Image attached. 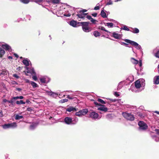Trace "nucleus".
Instances as JSON below:
<instances>
[{
	"mask_svg": "<svg viewBox=\"0 0 159 159\" xmlns=\"http://www.w3.org/2000/svg\"><path fill=\"white\" fill-rule=\"evenodd\" d=\"M139 126V129L140 130L144 131L146 130L148 128L147 125L143 121H140L138 123Z\"/></svg>",
	"mask_w": 159,
	"mask_h": 159,
	"instance_id": "obj_6",
	"label": "nucleus"
},
{
	"mask_svg": "<svg viewBox=\"0 0 159 159\" xmlns=\"http://www.w3.org/2000/svg\"><path fill=\"white\" fill-rule=\"evenodd\" d=\"M137 115L140 117L143 118L144 117V115L142 113L140 112H138L137 113Z\"/></svg>",
	"mask_w": 159,
	"mask_h": 159,
	"instance_id": "obj_37",
	"label": "nucleus"
},
{
	"mask_svg": "<svg viewBox=\"0 0 159 159\" xmlns=\"http://www.w3.org/2000/svg\"><path fill=\"white\" fill-rule=\"evenodd\" d=\"M109 100L111 101L112 102H114L116 101L117 100L115 99H110Z\"/></svg>",
	"mask_w": 159,
	"mask_h": 159,
	"instance_id": "obj_57",
	"label": "nucleus"
},
{
	"mask_svg": "<svg viewBox=\"0 0 159 159\" xmlns=\"http://www.w3.org/2000/svg\"><path fill=\"white\" fill-rule=\"evenodd\" d=\"M81 23L82 25V29L84 31L86 32H89L91 31L90 28L88 27L89 22H82Z\"/></svg>",
	"mask_w": 159,
	"mask_h": 159,
	"instance_id": "obj_4",
	"label": "nucleus"
},
{
	"mask_svg": "<svg viewBox=\"0 0 159 159\" xmlns=\"http://www.w3.org/2000/svg\"><path fill=\"white\" fill-rule=\"evenodd\" d=\"M2 127L3 129H7L10 128L9 124L8 123L7 124H5L2 125Z\"/></svg>",
	"mask_w": 159,
	"mask_h": 159,
	"instance_id": "obj_29",
	"label": "nucleus"
},
{
	"mask_svg": "<svg viewBox=\"0 0 159 159\" xmlns=\"http://www.w3.org/2000/svg\"><path fill=\"white\" fill-rule=\"evenodd\" d=\"M86 17L88 19L90 20H91V19H92V18L91 16L89 15L87 16Z\"/></svg>",
	"mask_w": 159,
	"mask_h": 159,
	"instance_id": "obj_55",
	"label": "nucleus"
},
{
	"mask_svg": "<svg viewBox=\"0 0 159 159\" xmlns=\"http://www.w3.org/2000/svg\"><path fill=\"white\" fill-rule=\"evenodd\" d=\"M50 78L47 76H44L40 79V82L43 83H47L49 82Z\"/></svg>",
	"mask_w": 159,
	"mask_h": 159,
	"instance_id": "obj_8",
	"label": "nucleus"
},
{
	"mask_svg": "<svg viewBox=\"0 0 159 159\" xmlns=\"http://www.w3.org/2000/svg\"><path fill=\"white\" fill-rule=\"evenodd\" d=\"M105 25L109 28H112L116 26V25L114 23L111 22H107L106 24Z\"/></svg>",
	"mask_w": 159,
	"mask_h": 159,
	"instance_id": "obj_13",
	"label": "nucleus"
},
{
	"mask_svg": "<svg viewBox=\"0 0 159 159\" xmlns=\"http://www.w3.org/2000/svg\"><path fill=\"white\" fill-rule=\"evenodd\" d=\"M99 9H100V7H99V6H96L94 8V9L95 10H98Z\"/></svg>",
	"mask_w": 159,
	"mask_h": 159,
	"instance_id": "obj_52",
	"label": "nucleus"
},
{
	"mask_svg": "<svg viewBox=\"0 0 159 159\" xmlns=\"http://www.w3.org/2000/svg\"><path fill=\"white\" fill-rule=\"evenodd\" d=\"M75 115L76 116H78L79 117H81L83 116L81 114V111H80L78 112H77L75 113Z\"/></svg>",
	"mask_w": 159,
	"mask_h": 159,
	"instance_id": "obj_36",
	"label": "nucleus"
},
{
	"mask_svg": "<svg viewBox=\"0 0 159 159\" xmlns=\"http://www.w3.org/2000/svg\"><path fill=\"white\" fill-rule=\"evenodd\" d=\"M93 35L95 37H98L100 36L101 35V34L99 32H98V31H95L93 33Z\"/></svg>",
	"mask_w": 159,
	"mask_h": 159,
	"instance_id": "obj_25",
	"label": "nucleus"
},
{
	"mask_svg": "<svg viewBox=\"0 0 159 159\" xmlns=\"http://www.w3.org/2000/svg\"><path fill=\"white\" fill-rule=\"evenodd\" d=\"M46 92L48 95L50 96L52 95L53 93V92L51 91V90H47L46 91Z\"/></svg>",
	"mask_w": 159,
	"mask_h": 159,
	"instance_id": "obj_44",
	"label": "nucleus"
},
{
	"mask_svg": "<svg viewBox=\"0 0 159 159\" xmlns=\"http://www.w3.org/2000/svg\"><path fill=\"white\" fill-rule=\"evenodd\" d=\"M90 21L94 24H95L96 23V22L97 21L96 20L93 19L92 18L90 20Z\"/></svg>",
	"mask_w": 159,
	"mask_h": 159,
	"instance_id": "obj_45",
	"label": "nucleus"
},
{
	"mask_svg": "<svg viewBox=\"0 0 159 159\" xmlns=\"http://www.w3.org/2000/svg\"><path fill=\"white\" fill-rule=\"evenodd\" d=\"M13 99H14V100H15L19 99V96H16L15 97H13Z\"/></svg>",
	"mask_w": 159,
	"mask_h": 159,
	"instance_id": "obj_58",
	"label": "nucleus"
},
{
	"mask_svg": "<svg viewBox=\"0 0 159 159\" xmlns=\"http://www.w3.org/2000/svg\"><path fill=\"white\" fill-rule=\"evenodd\" d=\"M82 116L86 114L88 112V111L87 109H84L80 110Z\"/></svg>",
	"mask_w": 159,
	"mask_h": 159,
	"instance_id": "obj_23",
	"label": "nucleus"
},
{
	"mask_svg": "<svg viewBox=\"0 0 159 159\" xmlns=\"http://www.w3.org/2000/svg\"><path fill=\"white\" fill-rule=\"evenodd\" d=\"M109 21H111L112 22V23H114L115 24L117 22L115 20L113 19H110L109 20Z\"/></svg>",
	"mask_w": 159,
	"mask_h": 159,
	"instance_id": "obj_47",
	"label": "nucleus"
},
{
	"mask_svg": "<svg viewBox=\"0 0 159 159\" xmlns=\"http://www.w3.org/2000/svg\"><path fill=\"white\" fill-rule=\"evenodd\" d=\"M76 109L75 108L73 107H68L66 109V111H68L69 112H71L72 111H76Z\"/></svg>",
	"mask_w": 159,
	"mask_h": 159,
	"instance_id": "obj_26",
	"label": "nucleus"
},
{
	"mask_svg": "<svg viewBox=\"0 0 159 159\" xmlns=\"http://www.w3.org/2000/svg\"><path fill=\"white\" fill-rule=\"evenodd\" d=\"M13 76L16 78V79H18L19 78V76H18L16 74H13Z\"/></svg>",
	"mask_w": 159,
	"mask_h": 159,
	"instance_id": "obj_50",
	"label": "nucleus"
},
{
	"mask_svg": "<svg viewBox=\"0 0 159 159\" xmlns=\"http://www.w3.org/2000/svg\"><path fill=\"white\" fill-rule=\"evenodd\" d=\"M71 10H70V11H67L66 12H65V13L64 14V16H66V17H69L70 16L71 13H72L71 11H72V9H73V8H71Z\"/></svg>",
	"mask_w": 159,
	"mask_h": 159,
	"instance_id": "obj_17",
	"label": "nucleus"
},
{
	"mask_svg": "<svg viewBox=\"0 0 159 159\" xmlns=\"http://www.w3.org/2000/svg\"><path fill=\"white\" fill-rule=\"evenodd\" d=\"M60 1V0H47V2L49 3L52 2L53 3L57 4L59 3Z\"/></svg>",
	"mask_w": 159,
	"mask_h": 159,
	"instance_id": "obj_20",
	"label": "nucleus"
},
{
	"mask_svg": "<svg viewBox=\"0 0 159 159\" xmlns=\"http://www.w3.org/2000/svg\"><path fill=\"white\" fill-rule=\"evenodd\" d=\"M100 29L103 31H104L108 33H110V32L108 30H106L105 28L103 27H101L100 28Z\"/></svg>",
	"mask_w": 159,
	"mask_h": 159,
	"instance_id": "obj_42",
	"label": "nucleus"
},
{
	"mask_svg": "<svg viewBox=\"0 0 159 159\" xmlns=\"http://www.w3.org/2000/svg\"><path fill=\"white\" fill-rule=\"evenodd\" d=\"M125 45L126 46V47H129V48H132V51L134 53H135V52H134V48H133L132 47H130V46H129L128 45Z\"/></svg>",
	"mask_w": 159,
	"mask_h": 159,
	"instance_id": "obj_56",
	"label": "nucleus"
},
{
	"mask_svg": "<svg viewBox=\"0 0 159 159\" xmlns=\"http://www.w3.org/2000/svg\"><path fill=\"white\" fill-rule=\"evenodd\" d=\"M120 43L121 45H128V44L125 43L124 42H120Z\"/></svg>",
	"mask_w": 159,
	"mask_h": 159,
	"instance_id": "obj_60",
	"label": "nucleus"
},
{
	"mask_svg": "<svg viewBox=\"0 0 159 159\" xmlns=\"http://www.w3.org/2000/svg\"><path fill=\"white\" fill-rule=\"evenodd\" d=\"M20 2L24 4H27L30 2L29 0H20Z\"/></svg>",
	"mask_w": 159,
	"mask_h": 159,
	"instance_id": "obj_35",
	"label": "nucleus"
},
{
	"mask_svg": "<svg viewBox=\"0 0 159 159\" xmlns=\"http://www.w3.org/2000/svg\"><path fill=\"white\" fill-rule=\"evenodd\" d=\"M145 81V80L143 79H139L137 80L134 82V85L135 87V88L136 89H137V90H134V89H133V87L132 86H131V90L133 92H139L141 91L142 90L144 89V86H143L145 85L144 83H142L143 82Z\"/></svg>",
	"mask_w": 159,
	"mask_h": 159,
	"instance_id": "obj_1",
	"label": "nucleus"
},
{
	"mask_svg": "<svg viewBox=\"0 0 159 159\" xmlns=\"http://www.w3.org/2000/svg\"><path fill=\"white\" fill-rule=\"evenodd\" d=\"M10 128H15L17 127V125L16 123L15 122L9 123Z\"/></svg>",
	"mask_w": 159,
	"mask_h": 159,
	"instance_id": "obj_22",
	"label": "nucleus"
},
{
	"mask_svg": "<svg viewBox=\"0 0 159 159\" xmlns=\"http://www.w3.org/2000/svg\"><path fill=\"white\" fill-rule=\"evenodd\" d=\"M16 104L18 105L21 104H25V102H24L23 100H21L20 101H16Z\"/></svg>",
	"mask_w": 159,
	"mask_h": 159,
	"instance_id": "obj_33",
	"label": "nucleus"
},
{
	"mask_svg": "<svg viewBox=\"0 0 159 159\" xmlns=\"http://www.w3.org/2000/svg\"><path fill=\"white\" fill-rule=\"evenodd\" d=\"M58 94L57 93H54L53 92V93L52 94V95L51 96L53 97H56L57 96V95H58Z\"/></svg>",
	"mask_w": 159,
	"mask_h": 159,
	"instance_id": "obj_46",
	"label": "nucleus"
},
{
	"mask_svg": "<svg viewBox=\"0 0 159 159\" xmlns=\"http://www.w3.org/2000/svg\"><path fill=\"white\" fill-rule=\"evenodd\" d=\"M114 95H115V96L116 97H118L120 95L119 93L117 92H115L114 93Z\"/></svg>",
	"mask_w": 159,
	"mask_h": 159,
	"instance_id": "obj_54",
	"label": "nucleus"
},
{
	"mask_svg": "<svg viewBox=\"0 0 159 159\" xmlns=\"http://www.w3.org/2000/svg\"><path fill=\"white\" fill-rule=\"evenodd\" d=\"M67 98L70 99H73L72 97H70L69 95L67 96Z\"/></svg>",
	"mask_w": 159,
	"mask_h": 159,
	"instance_id": "obj_61",
	"label": "nucleus"
},
{
	"mask_svg": "<svg viewBox=\"0 0 159 159\" xmlns=\"http://www.w3.org/2000/svg\"><path fill=\"white\" fill-rule=\"evenodd\" d=\"M98 114L94 111H92L90 113L89 117L92 119L96 120L98 119Z\"/></svg>",
	"mask_w": 159,
	"mask_h": 159,
	"instance_id": "obj_7",
	"label": "nucleus"
},
{
	"mask_svg": "<svg viewBox=\"0 0 159 159\" xmlns=\"http://www.w3.org/2000/svg\"><path fill=\"white\" fill-rule=\"evenodd\" d=\"M94 103L96 105H98V106H100V104L99 103L97 102H94Z\"/></svg>",
	"mask_w": 159,
	"mask_h": 159,
	"instance_id": "obj_63",
	"label": "nucleus"
},
{
	"mask_svg": "<svg viewBox=\"0 0 159 159\" xmlns=\"http://www.w3.org/2000/svg\"><path fill=\"white\" fill-rule=\"evenodd\" d=\"M156 52L155 53V56L158 58H159V50H156Z\"/></svg>",
	"mask_w": 159,
	"mask_h": 159,
	"instance_id": "obj_39",
	"label": "nucleus"
},
{
	"mask_svg": "<svg viewBox=\"0 0 159 159\" xmlns=\"http://www.w3.org/2000/svg\"><path fill=\"white\" fill-rule=\"evenodd\" d=\"M155 130L157 132V134L159 135V129H156Z\"/></svg>",
	"mask_w": 159,
	"mask_h": 159,
	"instance_id": "obj_62",
	"label": "nucleus"
},
{
	"mask_svg": "<svg viewBox=\"0 0 159 159\" xmlns=\"http://www.w3.org/2000/svg\"><path fill=\"white\" fill-rule=\"evenodd\" d=\"M152 138L156 142H158L159 141V138L155 135L152 136Z\"/></svg>",
	"mask_w": 159,
	"mask_h": 159,
	"instance_id": "obj_30",
	"label": "nucleus"
},
{
	"mask_svg": "<svg viewBox=\"0 0 159 159\" xmlns=\"http://www.w3.org/2000/svg\"><path fill=\"white\" fill-rule=\"evenodd\" d=\"M124 84V81H122L120 82L118 84V85L117 87V90H119L121 89L123 87Z\"/></svg>",
	"mask_w": 159,
	"mask_h": 159,
	"instance_id": "obj_18",
	"label": "nucleus"
},
{
	"mask_svg": "<svg viewBox=\"0 0 159 159\" xmlns=\"http://www.w3.org/2000/svg\"><path fill=\"white\" fill-rule=\"evenodd\" d=\"M113 3L112 2L111 0H109L107 3V5H112Z\"/></svg>",
	"mask_w": 159,
	"mask_h": 159,
	"instance_id": "obj_49",
	"label": "nucleus"
},
{
	"mask_svg": "<svg viewBox=\"0 0 159 159\" xmlns=\"http://www.w3.org/2000/svg\"><path fill=\"white\" fill-rule=\"evenodd\" d=\"M26 70H27V72L33 75L32 76L33 79L35 81H36L37 80V77L36 75V73L33 68H30L28 67H26Z\"/></svg>",
	"mask_w": 159,
	"mask_h": 159,
	"instance_id": "obj_3",
	"label": "nucleus"
},
{
	"mask_svg": "<svg viewBox=\"0 0 159 159\" xmlns=\"http://www.w3.org/2000/svg\"><path fill=\"white\" fill-rule=\"evenodd\" d=\"M101 15L102 17L104 18H105L107 17L106 14L103 10L101 11Z\"/></svg>",
	"mask_w": 159,
	"mask_h": 159,
	"instance_id": "obj_24",
	"label": "nucleus"
},
{
	"mask_svg": "<svg viewBox=\"0 0 159 159\" xmlns=\"http://www.w3.org/2000/svg\"><path fill=\"white\" fill-rule=\"evenodd\" d=\"M37 124L36 123H33L30 126V129L31 130H34L37 127Z\"/></svg>",
	"mask_w": 159,
	"mask_h": 159,
	"instance_id": "obj_19",
	"label": "nucleus"
},
{
	"mask_svg": "<svg viewBox=\"0 0 159 159\" xmlns=\"http://www.w3.org/2000/svg\"><path fill=\"white\" fill-rule=\"evenodd\" d=\"M122 115L127 120L133 121L134 119V115L130 113L124 112L122 113Z\"/></svg>",
	"mask_w": 159,
	"mask_h": 159,
	"instance_id": "obj_5",
	"label": "nucleus"
},
{
	"mask_svg": "<svg viewBox=\"0 0 159 159\" xmlns=\"http://www.w3.org/2000/svg\"><path fill=\"white\" fill-rule=\"evenodd\" d=\"M68 101V100L66 99H62L61 101V102L62 103L67 102Z\"/></svg>",
	"mask_w": 159,
	"mask_h": 159,
	"instance_id": "obj_48",
	"label": "nucleus"
},
{
	"mask_svg": "<svg viewBox=\"0 0 159 159\" xmlns=\"http://www.w3.org/2000/svg\"><path fill=\"white\" fill-rule=\"evenodd\" d=\"M124 41L134 46L137 49L139 50L141 48V46L135 42L128 39H125Z\"/></svg>",
	"mask_w": 159,
	"mask_h": 159,
	"instance_id": "obj_2",
	"label": "nucleus"
},
{
	"mask_svg": "<svg viewBox=\"0 0 159 159\" xmlns=\"http://www.w3.org/2000/svg\"><path fill=\"white\" fill-rule=\"evenodd\" d=\"M44 2H46L47 0H34V2L37 3H39Z\"/></svg>",
	"mask_w": 159,
	"mask_h": 159,
	"instance_id": "obj_38",
	"label": "nucleus"
},
{
	"mask_svg": "<svg viewBox=\"0 0 159 159\" xmlns=\"http://www.w3.org/2000/svg\"><path fill=\"white\" fill-rule=\"evenodd\" d=\"M92 16L94 17H96L97 16V14L96 13H93L92 14Z\"/></svg>",
	"mask_w": 159,
	"mask_h": 159,
	"instance_id": "obj_59",
	"label": "nucleus"
},
{
	"mask_svg": "<svg viewBox=\"0 0 159 159\" xmlns=\"http://www.w3.org/2000/svg\"><path fill=\"white\" fill-rule=\"evenodd\" d=\"M0 45L4 49H5L6 50H7L8 51H10L11 50V47L8 44H1V43L0 44Z\"/></svg>",
	"mask_w": 159,
	"mask_h": 159,
	"instance_id": "obj_10",
	"label": "nucleus"
},
{
	"mask_svg": "<svg viewBox=\"0 0 159 159\" xmlns=\"http://www.w3.org/2000/svg\"><path fill=\"white\" fill-rule=\"evenodd\" d=\"M14 101V99H13V98H12L10 100H8V102L9 103H11L12 105H13Z\"/></svg>",
	"mask_w": 159,
	"mask_h": 159,
	"instance_id": "obj_43",
	"label": "nucleus"
},
{
	"mask_svg": "<svg viewBox=\"0 0 159 159\" xmlns=\"http://www.w3.org/2000/svg\"><path fill=\"white\" fill-rule=\"evenodd\" d=\"M30 84L34 88H36L37 87V84L34 82L30 81Z\"/></svg>",
	"mask_w": 159,
	"mask_h": 159,
	"instance_id": "obj_32",
	"label": "nucleus"
},
{
	"mask_svg": "<svg viewBox=\"0 0 159 159\" xmlns=\"http://www.w3.org/2000/svg\"><path fill=\"white\" fill-rule=\"evenodd\" d=\"M64 121L66 124L70 125L72 124V119L70 117H66L64 119Z\"/></svg>",
	"mask_w": 159,
	"mask_h": 159,
	"instance_id": "obj_9",
	"label": "nucleus"
},
{
	"mask_svg": "<svg viewBox=\"0 0 159 159\" xmlns=\"http://www.w3.org/2000/svg\"><path fill=\"white\" fill-rule=\"evenodd\" d=\"M153 83L154 84H159V75L156 76L153 79Z\"/></svg>",
	"mask_w": 159,
	"mask_h": 159,
	"instance_id": "obj_12",
	"label": "nucleus"
},
{
	"mask_svg": "<svg viewBox=\"0 0 159 159\" xmlns=\"http://www.w3.org/2000/svg\"><path fill=\"white\" fill-rule=\"evenodd\" d=\"M87 11V10H85V9H83L82 11H81L82 12V13H84L85 12H86Z\"/></svg>",
	"mask_w": 159,
	"mask_h": 159,
	"instance_id": "obj_64",
	"label": "nucleus"
},
{
	"mask_svg": "<svg viewBox=\"0 0 159 159\" xmlns=\"http://www.w3.org/2000/svg\"><path fill=\"white\" fill-rule=\"evenodd\" d=\"M131 61L134 64H136L138 63V61L134 58H131Z\"/></svg>",
	"mask_w": 159,
	"mask_h": 159,
	"instance_id": "obj_28",
	"label": "nucleus"
},
{
	"mask_svg": "<svg viewBox=\"0 0 159 159\" xmlns=\"http://www.w3.org/2000/svg\"><path fill=\"white\" fill-rule=\"evenodd\" d=\"M77 16H78V17L79 18H82L84 19V15L82 14H77Z\"/></svg>",
	"mask_w": 159,
	"mask_h": 159,
	"instance_id": "obj_40",
	"label": "nucleus"
},
{
	"mask_svg": "<svg viewBox=\"0 0 159 159\" xmlns=\"http://www.w3.org/2000/svg\"><path fill=\"white\" fill-rule=\"evenodd\" d=\"M70 25L73 27H76L77 25V22L73 20L71 21L70 22Z\"/></svg>",
	"mask_w": 159,
	"mask_h": 159,
	"instance_id": "obj_21",
	"label": "nucleus"
},
{
	"mask_svg": "<svg viewBox=\"0 0 159 159\" xmlns=\"http://www.w3.org/2000/svg\"><path fill=\"white\" fill-rule=\"evenodd\" d=\"M7 73V71H5L4 72L3 71L2 72H0V75H4L6 74Z\"/></svg>",
	"mask_w": 159,
	"mask_h": 159,
	"instance_id": "obj_51",
	"label": "nucleus"
},
{
	"mask_svg": "<svg viewBox=\"0 0 159 159\" xmlns=\"http://www.w3.org/2000/svg\"><path fill=\"white\" fill-rule=\"evenodd\" d=\"M121 30H124L126 31H130V30L128 27L126 26V25H124L123 26V27L121 28Z\"/></svg>",
	"mask_w": 159,
	"mask_h": 159,
	"instance_id": "obj_31",
	"label": "nucleus"
},
{
	"mask_svg": "<svg viewBox=\"0 0 159 159\" xmlns=\"http://www.w3.org/2000/svg\"><path fill=\"white\" fill-rule=\"evenodd\" d=\"M131 29L132 30H130V31L133 33L138 34L139 32V30L137 28H131Z\"/></svg>",
	"mask_w": 159,
	"mask_h": 159,
	"instance_id": "obj_16",
	"label": "nucleus"
},
{
	"mask_svg": "<svg viewBox=\"0 0 159 159\" xmlns=\"http://www.w3.org/2000/svg\"><path fill=\"white\" fill-rule=\"evenodd\" d=\"M3 116L2 111V110L0 111V117H2Z\"/></svg>",
	"mask_w": 159,
	"mask_h": 159,
	"instance_id": "obj_53",
	"label": "nucleus"
},
{
	"mask_svg": "<svg viewBox=\"0 0 159 159\" xmlns=\"http://www.w3.org/2000/svg\"><path fill=\"white\" fill-rule=\"evenodd\" d=\"M98 102H99L102 104H106L105 102L103 100H102V99H101L100 98H98Z\"/></svg>",
	"mask_w": 159,
	"mask_h": 159,
	"instance_id": "obj_41",
	"label": "nucleus"
},
{
	"mask_svg": "<svg viewBox=\"0 0 159 159\" xmlns=\"http://www.w3.org/2000/svg\"><path fill=\"white\" fill-rule=\"evenodd\" d=\"M30 61L28 59H24L22 61L23 64L26 67H25L26 69V67L29 66Z\"/></svg>",
	"mask_w": 159,
	"mask_h": 159,
	"instance_id": "obj_15",
	"label": "nucleus"
},
{
	"mask_svg": "<svg viewBox=\"0 0 159 159\" xmlns=\"http://www.w3.org/2000/svg\"><path fill=\"white\" fill-rule=\"evenodd\" d=\"M111 36L116 39H120L122 37L121 35L116 32L112 33Z\"/></svg>",
	"mask_w": 159,
	"mask_h": 159,
	"instance_id": "obj_11",
	"label": "nucleus"
},
{
	"mask_svg": "<svg viewBox=\"0 0 159 159\" xmlns=\"http://www.w3.org/2000/svg\"><path fill=\"white\" fill-rule=\"evenodd\" d=\"M23 118V116H19V115H16L15 116V119L16 120H19Z\"/></svg>",
	"mask_w": 159,
	"mask_h": 159,
	"instance_id": "obj_34",
	"label": "nucleus"
},
{
	"mask_svg": "<svg viewBox=\"0 0 159 159\" xmlns=\"http://www.w3.org/2000/svg\"><path fill=\"white\" fill-rule=\"evenodd\" d=\"M98 110L105 112L107 111L108 109L104 105H101V106L98 108Z\"/></svg>",
	"mask_w": 159,
	"mask_h": 159,
	"instance_id": "obj_14",
	"label": "nucleus"
},
{
	"mask_svg": "<svg viewBox=\"0 0 159 159\" xmlns=\"http://www.w3.org/2000/svg\"><path fill=\"white\" fill-rule=\"evenodd\" d=\"M5 53V51L2 48H0V57H2Z\"/></svg>",
	"mask_w": 159,
	"mask_h": 159,
	"instance_id": "obj_27",
	"label": "nucleus"
}]
</instances>
